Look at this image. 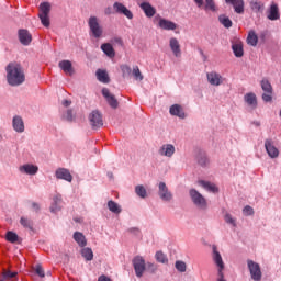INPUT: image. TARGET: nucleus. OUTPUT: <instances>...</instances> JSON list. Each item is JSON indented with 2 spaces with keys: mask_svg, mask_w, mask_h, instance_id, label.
<instances>
[{
  "mask_svg": "<svg viewBox=\"0 0 281 281\" xmlns=\"http://www.w3.org/2000/svg\"><path fill=\"white\" fill-rule=\"evenodd\" d=\"M7 82L11 87H19L25 82V70L23 66L16 61L9 63L5 67Z\"/></svg>",
  "mask_w": 281,
  "mask_h": 281,
  "instance_id": "f257e3e1",
  "label": "nucleus"
},
{
  "mask_svg": "<svg viewBox=\"0 0 281 281\" xmlns=\"http://www.w3.org/2000/svg\"><path fill=\"white\" fill-rule=\"evenodd\" d=\"M88 26L90 30V34H92L94 38H102V35L104 34V29L101 26L98 16H90L88 20Z\"/></svg>",
  "mask_w": 281,
  "mask_h": 281,
  "instance_id": "f03ea898",
  "label": "nucleus"
},
{
  "mask_svg": "<svg viewBox=\"0 0 281 281\" xmlns=\"http://www.w3.org/2000/svg\"><path fill=\"white\" fill-rule=\"evenodd\" d=\"M49 12H52V4L49 2H42L40 4V20L42 25H44V27H49L50 22H49Z\"/></svg>",
  "mask_w": 281,
  "mask_h": 281,
  "instance_id": "7ed1b4c3",
  "label": "nucleus"
},
{
  "mask_svg": "<svg viewBox=\"0 0 281 281\" xmlns=\"http://www.w3.org/2000/svg\"><path fill=\"white\" fill-rule=\"evenodd\" d=\"M189 194L196 207H200L201 210H205V207H207V201L205 200L203 194L196 191V189H190Z\"/></svg>",
  "mask_w": 281,
  "mask_h": 281,
  "instance_id": "20e7f679",
  "label": "nucleus"
},
{
  "mask_svg": "<svg viewBox=\"0 0 281 281\" xmlns=\"http://www.w3.org/2000/svg\"><path fill=\"white\" fill-rule=\"evenodd\" d=\"M260 86L263 91L262 93L263 102H271L273 100V87L271 86V82L268 81V79H262L260 81Z\"/></svg>",
  "mask_w": 281,
  "mask_h": 281,
  "instance_id": "39448f33",
  "label": "nucleus"
},
{
  "mask_svg": "<svg viewBox=\"0 0 281 281\" xmlns=\"http://www.w3.org/2000/svg\"><path fill=\"white\" fill-rule=\"evenodd\" d=\"M89 122L94 131H98V128H102V126H104V121H102V114L98 110H94L90 113Z\"/></svg>",
  "mask_w": 281,
  "mask_h": 281,
  "instance_id": "423d86ee",
  "label": "nucleus"
},
{
  "mask_svg": "<svg viewBox=\"0 0 281 281\" xmlns=\"http://www.w3.org/2000/svg\"><path fill=\"white\" fill-rule=\"evenodd\" d=\"M248 269L250 271V276L255 281L262 280V270H260V265L255 262L251 259L247 260Z\"/></svg>",
  "mask_w": 281,
  "mask_h": 281,
  "instance_id": "0eeeda50",
  "label": "nucleus"
},
{
  "mask_svg": "<svg viewBox=\"0 0 281 281\" xmlns=\"http://www.w3.org/2000/svg\"><path fill=\"white\" fill-rule=\"evenodd\" d=\"M158 196L159 199H161V201H165L166 203H170V201L172 200V192H170L168 186H166V182H159Z\"/></svg>",
  "mask_w": 281,
  "mask_h": 281,
  "instance_id": "6e6552de",
  "label": "nucleus"
},
{
  "mask_svg": "<svg viewBox=\"0 0 281 281\" xmlns=\"http://www.w3.org/2000/svg\"><path fill=\"white\" fill-rule=\"evenodd\" d=\"M133 266L137 278H142L144 276V271H146V261L144 260V257H135L133 259Z\"/></svg>",
  "mask_w": 281,
  "mask_h": 281,
  "instance_id": "1a4fd4ad",
  "label": "nucleus"
},
{
  "mask_svg": "<svg viewBox=\"0 0 281 281\" xmlns=\"http://www.w3.org/2000/svg\"><path fill=\"white\" fill-rule=\"evenodd\" d=\"M113 10L116 14H123L126 19H133V12L121 2H114Z\"/></svg>",
  "mask_w": 281,
  "mask_h": 281,
  "instance_id": "9d476101",
  "label": "nucleus"
},
{
  "mask_svg": "<svg viewBox=\"0 0 281 281\" xmlns=\"http://www.w3.org/2000/svg\"><path fill=\"white\" fill-rule=\"evenodd\" d=\"M207 82L213 87H221L223 85V76L216 71H211L206 74Z\"/></svg>",
  "mask_w": 281,
  "mask_h": 281,
  "instance_id": "9b49d317",
  "label": "nucleus"
},
{
  "mask_svg": "<svg viewBox=\"0 0 281 281\" xmlns=\"http://www.w3.org/2000/svg\"><path fill=\"white\" fill-rule=\"evenodd\" d=\"M102 95H103V98H105L108 104L112 109H117V106H119L117 99H115V95L113 93H111V91L108 88L102 89Z\"/></svg>",
  "mask_w": 281,
  "mask_h": 281,
  "instance_id": "f8f14e48",
  "label": "nucleus"
},
{
  "mask_svg": "<svg viewBox=\"0 0 281 281\" xmlns=\"http://www.w3.org/2000/svg\"><path fill=\"white\" fill-rule=\"evenodd\" d=\"M55 177H56V179H61L63 181H68V183H71V181H74V176H71V172L65 168H58L55 171Z\"/></svg>",
  "mask_w": 281,
  "mask_h": 281,
  "instance_id": "ddd939ff",
  "label": "nucleus"
},
{
  "mask_svg": "<svg viewBox=\"0 0 281 281\" xmlns=\"http://www.w3.org/2000/svg\"><path fill=\"white\" fill-rule=\"evenodd\" d=\"M169 47L176 58H181V44L176 37L169 40Z\"/></svg>",
  "mask_w": 281,
  "mask_h": 281,
  "instance_id": "4468645a",
  "label": "nucleus"
},
{
  "mask_svg": "<svg viewBox=\"0 0 281 281\" xmlns=\"http://www.w3.org/2000/svg\"><path fill=\"white\" fill-rule=\"evenodd\" d=\"M265 148L269 157H271V159H276V157L280 155V151L278 150V148H276V146H273V143H271V139H266Z\"/></svg>",
  "mask_w": 281,
  "mask_h": 281,
  "instance_id": "2eb2a0df",
  "label": "nucleus"
},
{
  "mask_svg": "<svg viewBox=\"0 0 281 281\" xmlns=\"http://www.w3.org/2000/svg\"><path fill=\"white\" fill-rule=\"evenodd\" d=\"M212 249H213V260L215 265L218 267V271H223L225 269L223 257L221 256V252H218L216 246H213Z\"/></svg>",
  "mask_w": 281,
  "mask_h": 281,
  "instance_id": "dca6fc26",
  "label": "nucleus"
},
{
  "mask_svg": "<svg viewBox=\"0 0 281 281\" xmlns=\"http://www.w3.org/2000/svg\"><path fill=\"white\" fill-rule=\"evenodd\" d=\"M19 41L22 45H30L32 43V34H30V31L25 29L20 30Z\"/></svg>",
  "mask_w": 281,
  "mask_h": 281,
  "instance_id": "f3484780",
  "label": "nucleus"
},
{
  "mask_svg": "<svg viewBox=\"0 0 281 281\" xmlns=\"http://www.w3.org/2000/svg\"><path fill=\"white\" fill-rule=\"evenodd\" d=\"M170 115H175L176 117H180V120H186V112H183V106L180 104H173L169 109Z\"/></svg>",
  "mask_w": 281,
  "mask_h": 281,
  "instance_id": "a211bd4d",
  "label": "nucleus"
},
{
  "mask_svg": "<svg viewBox=\"0 0 281 281\" xmlns=\"http://www.w3.org/2000/svg\"><path fill=\"white\" fill-rule=\"evenodd\" d=\"M244 101L250 109H257L258 106V98L256 97V93L249 92L244 95Z\"/></svg>",
  "mask_w": 281,
  "mask_h": 281,
  "instance_id": "6ab92c4d",
  "label": "nucleus"
},
{
  "mask_svg": "<svg viewBox=\"0 0 281 281\" xmlns=\"http://www.w3.org/2000/svg\"><path fill=\"white\" fill-rule=\"evenodd\" d=\"M175 145L165 144L160 147L159 155H161V157H172V155H175Z\"/></svg>",
  "mask_w": 281,
  "mask_h": 281,
  "instance_id": "aec40b11",
  "label": "nucleus"
},
{
  "mask_svg": "<svg viewBox=\"0 0 281 281\" xmlns=\"http://www.w3.org/2000/svg\"><path fill=\"white\" fill-rule=\"evenodd\" d=\"M12 126L16 133H23L25 131V123L21 116L13 117Z\"/></svg>",
  "mask_w": 281,
  "mask_h": 281,
  "instance_id": "412c9836",
  "label": "nucleus"
},
{
  "mask_svg": "<svg viewBox=\"0 0 281 281\" xmlns=\"http://www.w3.org/2000/svg\"><path fill=\"white\" fill-rule=\"evenodd\" d=\"M19 170L24 175L34 176L36 175V172H38V166L26 164V165L20 166Z\"/></svg>",
  "mask_w": 281,
  "mask_h": 281,
  "instance_id": "4be33fe9",
  "label": "nucleus"
},
{
  "mask_svg": "<svg viewBox=\"0 0 281 281\" xmlns=\"http://www.w3.org/2000/svg\"><path fill=\"white\" fill-rule=\"evenodd\" d=\"M249 5L256 14L265 12V3L260 0H251Z\"/></svg>",
  "mask_w": 281,
  "mask_h": 281,
  "instance_id": "5701e85b",
  "label": "nucleus"
},
{
  "mask_svg": "<svg viewBox=\"0 0 281 281\" xmlns=\"http://www.w3.org/2000/svg\"><path fill=\"white\" fill-rule=\"evenodd\" d=\"M233 54L236 58H243L245 50L243 48V42H237L232 45Z\"/></svg>",
  "mask_w": 281,
  "mask_h": 281,
  "instance_id": "b1692460",
  "label": "nucleus"
},
{
  "mask_svg": "<svg viewBox=\"0 0 281 281\" xmlns=\"http://www.w3.org/2000/svg\"><path fill=\"white\" fill-rule=\"evenodd\" d=\"M232 5L236 14H245V0H233Z\"/></svg>",
  "mask_w": 281,
  "mask_h": 281,
  "instance_id": "393cba45",
  "label": "nucleus"
},
{
  "mask_svg": "<svg viewBox=\"0 0 281 281\" xmlns=\"http://www.w3.org/2000/svg\"><path fill=\"white\" fill-rule=\"evenodd\" d=\"M58 67L66 74H68V76H74V66L69 60L59 61Z\"/></svg>",
  "mask_w": 281,
  "mask_h": 281,
  "instance_id": "a878e982",
  "label": "nucleus"
},
{
  "mask_svg": "<svg viewBox=\"0 0 281 281\" xmlns=\"http://www.w3.org/2000/svg\"><path fill=\"white\" fill-rule=\"evenodd\" d=\"M199 186H201L202 188H204V190H207V192H213L214 194L216 192H218V188L216 187V184L210 182V181H205V180H200L198 181Z\"/></svg>",
  "mask_w": 281,
  "mask_h": 281,
  "instance_id": "bb28decb",
  "label": "nucleus"
},
{
  "mask_svg": "<svg viewBox=\"0 0 281 281\" xmlns=\"http://www.w3.org/2000/svg\"><path fill=\"white\" fill-rule=\"evenodd\" d=\"M268 19L269 21H278V19H280V11L278 9V4H271L268 12Z\"/></svg>",
  "mask_w": 281,
  "mask_h": 281,
  "instance_id": "cd10ccee",
  "label": "nucleus"
},
{
  "mask_svg": "<svg viewBox=\"0 0 281 281\" xmlns=\"http://www.w3.org/2000/svg\"><path fill=\"white\" fill-rule=\"evenodd\" d=\"M140 9L146 14V16H148V18L155 16L156 10H155V8H153V5H150V3H148V2L140 3Z\"/></svg>",
  "mask_w": 281,
  "mask_h": 281,
  "instance_id": "c85d7f7f",
  "label": "nucleus"
},
{
  "mask_svg": "<svg viewBox=\"0 0 281 281\" xmlns=\"http://www.w3.org/2000/svg\"><path fill=\"white\" fill-rule=\"evenodd\" d=\"M158 25L161 30H177V24L166 19H160Z\"/></svg>",
  "mask_w": 281,
  "mask_h": 281,
  "instance_id": "c756f323",
  "label": "nucleus"
},
{
  "mask_svg": "<svg viewBox=\"0 0 281 281\" xmlns=\"http://www.w3.org/2000/svg\"><path fill=\"white\" fill-rule=\"evenodd\" d=\"M101 49L109 58H115V49L110 43L102 44Z\"/></svg>",
  "mask_w": 281,
  "mask_h": 281,
  "instance_id": "7c9ffc66",
  "label": "nucleus"
},
{
  "mask_svg": "<svg viewBox=\"0 0 281 281\" xmlns=\"http://www.w3.org/2000/svg\"><path fill=\"white\" fill-rule=\"evenodd\" d=\"M97 78L99 82H103V85H109L111 82V79L109 78V72H106V70L98 69Z\"/></svg>",
  "mask_w": 281,
  "mask_h": 281,
  "instance_id": "2f4dec72",
  "label": "nucleus"
},
{
  "mask_svg": "<svg viewBox=\"0 0 281 281\" xmlns=\"http://www.w3.org/2000/svg\"><path fill=\"white\" fill-rule=\"evenodd\" d=\"M74 240L77 241L79 247H87V238L85 237V235L82 233L75 232L74 233Z\"/></svg>",
  "mask_w": 281,
  "mask_h": 281,
  "instance_id": "473e14b6",
  "label": "nucleus"
},
{
  "mask_svg": "<svg viewBox=\"0 0 281 281\" xmlns=\"http://www.w3.org/2000/svg\"><path fill=\"white\" fill-rule=\"evenodd\" d=\"M218 21H220L221 25H223L227 30H229V27H232V25H234L232 20L227 15H225V14H221L218 16Z\"/></svg>",
  "mask_w": 281,
  "mask_h": 281,
  "instance_id": "72a5a7b5",
  "label": "nucleus"
},
{
  "mask_svg": "<svg viewBox=\"0 0 281 281\" xmlns=\"http://www.w3.org/2000/svg\"><path fill=\"white\" fill-rule=\"evenodd\" d=\"M108 210H110V212L113 214H120L122 212V207H120L119 204L113 200L108 202Z\"/></svg>",
  "mask_w": 281,
  "mask_h": 281,
  "instance_id": "f704fd0d",
  "label": "nucleus"
},
{
  "mask_svg": "<svg viewBox=\"0 0 281 281\" xmlns=\"http://www.w3.org/2000/svg\"><path fill=\"white\" fill-rule=\"evenodd\" d=\"M204 10L205 12H218V8H216V2H214V0H205Z\"/></svg>",
  "mask_w": 281,
  "mask_h": 281,
  "instance_id": "c9c22d12",
  "label": "nucleus"
},
{
  "mask_svg": "<svg viewBox=\"0 0 281 281\" xmlns=\"http://www.w3.org/2000/svg\"><path fill=\"white\" fill-rule=\"evenodd\" d=\"M247 43L248 45H251V47H256V45H258V35H256V32L250 31L248 33Z\"/></svg>",
  "mask_w": 281,
  "mask_h": 281,
  "instance_id": "e433bc0d",
  "label": "nucleus"
},
{
  "mask_svg": "<svg viewBox=\"0 0 281 281\" xmlns=\"http://www.w3.org/2000/svg\"><path fill=\"white\" fill-rule=\"evenodd\" d=\"M54 203L50 205V212H53V214H56V212H60V196L56 195L54 199H53Z\"/></svg>",
  "mask_w": 281,
  "mask_h": 281,
  "instance_id": "4c0bfd02",
  "label": "nucleus"
},
{
  "mask_svg": "<svg viewBox=\"0 0 281 281\" xmlns=\"http://www.w3.org/2000/svg\"><path fill=\"white\" fill-rule=\"evenodd\" d=\"M135 192H136L137 196H139L140 199H146V196H148L146 188H144V186H142V184H138L135 187Z\"/></svg>",
  "mask_w": 281,
  "mask_h": 281,
  "instance_id": "58836bf2",
  "label": "nucleus"
},
{
  "mask_svg": "<svg viewBox=\"0 0 281 281\" xmlns=\"http://www.w3.org/2000/svg\"><path fill=\"white\" fill-rule=\"evenodd\" d=\"M81 256L85 258L87 261L93 260V250L91 248H83L81 250Z\"/></svg>",
  "mask_w": 281,
  "mask_h": 281,
  "instance_id": "ea45409f",
  "label": "nucleus"
},
{
  "mask_svg": "<svg viewBox=\"0 0 281 281\" xmlns=\"http://www.w3.org/2000/svg\"><path fill=\"white\" fill-rule=\"evenodd\" d=\"M20 224L25 227V229H34V222L32 220H29L26 217H21L20 218Z\"/></svg>",
  "mask_w": 281,
  "mask_h": 281,
  "instance_id": "a19ab883",
  "label": "nucleus"
},
{
  "mask_svg": "<svg viewBox=\"0 0 281 281\" xmlns=\"http://www.w3.org/2000/svg\"><path fill=\"white\" fill-rule=\"evenodd\" d=\"M198 164L200 166H207V164H210V159L207 158V155L205 154H200L198 156Z\"/></svg>",
  "mask_w": 281,
  "mask_h": 281,
  "instance_id": "79ce46f5",
  "label": "nucleus"
},
{
  "mask_svg": "<svg viewBox=\"0 0 281 281\" xmlns=\"http://www.w3.org/2000/svg\"><path fill=\"white\" fill-rule=\"evenodd\" d=\"M2 278H7L8 280H12V278H16V276H19V272H12L10 270H2L1 273Z\"/></svg>",
  "mask_w": 281,
  "mask_h": 281,
  "instance_id": "37998d69",
  "label": "nucleus"
},
{
  "mask_svg": "<svg viewBox=\"0 0 281 281\" xmlns=\"http://www.w3.org/2000/svg\"><path fill=\"white\" fill-rule=\"evenodd\" d=\"M7 240L8 243H16V240H19V235L12 231H9L7 232Z\"/></svg>",
  "mask_w": 281,
  "mask_h": 281,
  "instance_id": "c03bdc74",
  "label": "nucleus"
},
{
  "mask_svg": "<svg viewBox=\"0 0 281 281\" xmlns=\"http://www.w3.org/2000/svg\"><path fill=\"white\" fill-rule=\"evenodd\" d=\"M155 258L157 262H161L162 265H166V262H168V258L161 251H157Z\"/></svg>",
  "mask_w": 281,
  "mask_h": 281,
  "instance_id": "a18cd8bd",
  "label": "nucleus"
},
{
  "mask_svg": "<svg viewBox=\"0 0 281 281\" xmlns=\"http://www.w3.org/2000/svg\"><path fill=\"white\" fill-rule=\"evenodd\" d=\"M135 80H144V76L142 75V71L139 70L138 66H135L132 71Z\"/></svg>",
  "mask_w": 281,
  "mask_h": 281,
  "instance_id": "49530a36",
  "label": "nucleus"
},
{
  "mask_svg": "<svg viewBox=\"0 0 281 281\" xmlns=\"http://www.w3.org/2000/svg\"><path fill=\"white\" fill-rule=\"evenodd\" d=\"M63 120H66V122H74V111L67 110L66 113L63 115Z\"/></svg>",
  "mask_w": 281,
  "mask_h": 281,
  "instance_id": "de8ad7c7",
  "label": "nucleus"
},
{
  "mask_svg": "<svg viewBox=\"0 0 281 281\" xmlns=\"http://www.w3.org/2000/svg\"><path fill=\"white\" fill-rule=\"evenodd\" d=\"M176 269L177 271H180V273H186V269H187L186 262L176 261Z\"/></svg>",
  "mask_w": 281,
  "mask_h": 281,
  "instance_id": "09e8293b",
  "label": "nucleus"
},
{
  "mask_svg": "<svg viewBox=\"0 0 281 281\" xmlns=\"http://www.w3.org/2000/svg\"><path fill=\"white\" fill-rule=\"evenodd\" d=\"M121 71H122L123 76H131L133 70L131 69V66L122 65L121 66Z\"/></svg>",
  "mask_w": 281,
  "mask_h": 281,
  "instance_id": "8fccbe9b",
  "label": "nucleus"
},
{
  "mask_svg": "<svg viewBox=\"0 0 281 281\" xmlns=\"http://www.w3.org/2000/svg\"><path fill=\"white\" fill-rule=\"evenodd\" d=\"M225 222L228 223V225H233V227H236V218L232 217V214L225 215Z\"/></svg>",
  "mask_w": 281,
  "mask_h": 281,
  "instance_id": "3c124183",
  "label": "nucleus"
},
{
  "mask_svg": "<svg viewBox=\"0 0 281 281\" xmlns=\"http://www.w3.org/2000/svg\"><path fill=\"white\" fill-rule=\"evenodd\" d=\"M243 214H244L245 216H252V214H254V207H251V206H249V205L245 206L244 210H243Z\"/></svg>",
  "mask_w": 281,
  "mask_h": 281,
  "instance_id": "603ef678",
  "label": "nucleus"
},
{
  "mask_svg": "<svg viewBox=\"0 0 281 281\" xmlns=\"http://www.w3.org/2000/svg\"><path fill=\"white\" fill-rule=\"evenodd\" d=\"M35 273L40 276V278H43L45 276V270H43V267L36 266Z\"/></svg>",
  "mask_w": 281,
  "mask_h": 281,
  "instance_id": "864d4df0",
  "label": "nucleus"
},
{
  "mask_svg": "<svg viewBox=\"0 0 281 281\" xmlns=\"http://www.w3.org/2000/svg\"><path fill=\"white\" fill-rule=\"evenodd\" d=\"M147 269L151 271V273H155V271H157V266H155V263H148Z\"/></svg>",
  "mask_w": 281,
  "mask_h": 281,
  "instance_id": "5fc2aeb1",
  "label": "nucleus"
},
{
  "mask_svg": "<svg viewBox=\"0 0 281 281\" xmlns=\"http://www.w3.org/2000/svg\"><path fill=\"white\" fill-rule=\"evenodd\" d=\"M217 281H227L225 280V274H223V271L218 270V279Z\"/></svg>",
  "mask_w": 281,
  "mask_h": 281,
  "instance_id": "6e6d98bb",
  "label": "nucleus"
},
{
  "mask_svg": "<svg viewBox=\"0 0 281 281\" xmlns=\"http://www.w3.org/2000/svg\"><path fill=\"white\" fill-rule=\"evenodd\" d=\"M98 281H112V280H111V278L102 274V276L99 277Z\"/></svg>",
  "mask_w": 281,
  "mask_h": 281,
  "instance_id": "4d7b16f0",
  "label": "nucleus"
},
{
  "mask_svg": "<svg viewBox=\"0 0 281 281\" xmlns=\"http://www.w3.org/2000/svg\"><path fill=\"white\" fill-rule=\"evenodd\" d=\"M32 207H33V210H35V212H38L41 210V205H38V203H36V202L32 203Z\"/></svg>",
  "mask_w": 281,
  "mask_h": 281,
  "instance_id": "13d9d810",
  "label": "nucleus"
},
{
  "mask_svg": "<svg viewBox=\"0 0 281 281\" xmlns=\"http://www.w3.org/2000/svg\"><path fill=\"white\" fill-rule=\"evenodd\" d=\"M198 8H203V0H193Z\"/></svg>",
  "mask_w": 281,
  "mask_h": 281,
  "instance_id": "bf43d9fd",
  "label": "nucleus"
},
{
  "mask_svg": "<svg viewBox=\"0 0 281 281\" xmlns=\"http://www.w3.org/2000/svg\"><path fill=\"white\" fill-rule=\"evenodd\" d=\"M63 106H71V101H69V100H64L63 101Z\"/></svg>",
  "mask_w": 281,
  "mask_h": 281,
  "instance_id": "052dcab7",
  "label": "nucleus"
},
{
  "mask_svg": "<svg viewBox=\"0 0 281 281\" xmlns=\"http://www.w3.org/2000/svg\"><path fill=\"white\" fill-rule=\"evenodd\" d=\"M114 41L121 46L124 45V42H122V38H115Z\"/></svg>",
  "mask_w": 281,
  "mask_h": 281,
  "instance_id": "680f3d73",
  "label": "nucleus"
},
{
  "mask_svg": "<svg viewBox=\"0 0 281 281\" xmlns=\"http://www.w3.org/2000/svg\"><path fill=\"white\" fill-rule=\"evenodd\" d=\"M113 12H111V8L105 9V14H112Z\"/></svg>",
  "mask_w": 281,
  "mask_h": 281,
  "instance_id": "e2e57ef3",
  "label": "nucleus"
},
{
  "mask_svg": "<svg viewBox=\"0 0 281 281\" xmlns=\"http://www.w3.org/2000/svg\"><path fill=\"white\" fill-rule=\"evenodd\" d=\"M252 124H254V126H257V127L260 126V122H258V121H254Z\"/></svg>",
  "mask_w": 281,
  "mask_h": 281,
  "instance_id": "0e129e2a",
  "label": "nucleus"
},
{
  "mask_svg": "<svg viewBox=\"0 0 281 281\" xmlns=\"http://www.w3.org/2000/svg\"><path fill=\"white\" fill-rule=\"evenodd\" d=\"M0 281H8V279H7V278H4V277L1 274V277H0Z\"/></svg>",
  "mask_w": 281,
  "mask_h": 281,
  "instance_id": "69168bd1",
  "label": "nucleus"
},
{
  "mask_svg": "<svg viewBox=\"0 0 281 281\" xmlns=\"http://www.w3.org/2000/svg\"><path fill=\"white\" fill-rule=\"evenodd\" d=\"M234 0H225L226 3H231L233 2Z\"/></svg>",
  "mask_w": 281,
  "mask_h": 281,
  "instance_id": "338daca9",
  "label": "nucleus"
}]
</instances>
